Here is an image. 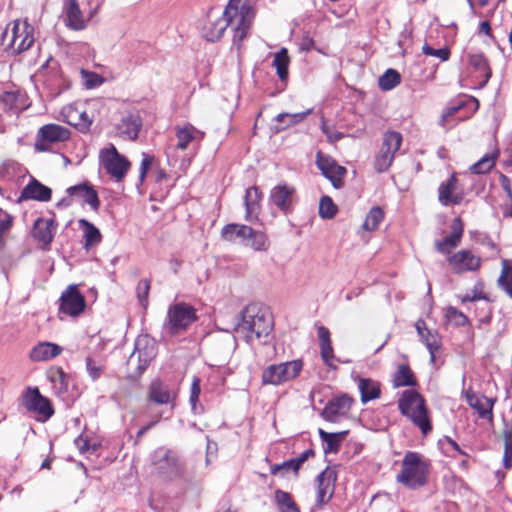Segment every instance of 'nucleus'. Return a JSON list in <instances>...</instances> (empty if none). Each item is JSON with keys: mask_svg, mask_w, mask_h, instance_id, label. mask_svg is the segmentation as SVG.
Here are the masks:
<instances>
[{"mask_svg": "<svg viewBox=\"0 0 512 512\" xmlns=\"http://www.w3.org/2000/svg\"><path fill=\"white\" fill-rule=\"evenodd\" d=\"M499 185L501 186L502 190L505 192L507 198L509 199V204H507L505 209V215L512 217V179L500 173Z\"/></svg>", "mask_w": 512, "mask_h": 512, "instance_id": "nucleus-49", "label": "nucleus"}, {"mask_svg": "<svg viewBox=\"0 0 512 512\" xmlns=\"http://www.w3.org/2000/svg\"><path fill=\"white\" fill-rule=\"evenodd\" d=\"M221 234L226 240L242 243L255 250H266L269 245L265 232L253 226H223Z\"/></svg>", "mask_w": 512, "mask_h": 512, "instance_id": "nucleus-7", "label": "nucleus"}, {"mask_svg": "<svg viewBox=\"0 0 512 512\" xmlns=\"http://www.w3.org/2000/svg\"><path fill=\"white\" fill-rule=\"evenodd\" d=\"M204 132L198 130L191 124L175 127V136L177 143L175 146H170L166 154L168 157L172 155L174 150H186L188 148H196L204 138Z\"/></svg>", "mask_w": 512, "mask_h": 512, "instance_id": "nucleus-15", "label": "nucleus"}, {"mask_svg": "<svg viewBox=\"0 0 512 512\" xmlns=\"http://www.w3.org/2000/svg\"><path fill=\"white\" fill-rule=\"evenodd\" d=\"M302 369L303 363L301 360L269 365L262 372V383L264 385H281L295 379Z\"/></svg>", "mask_w": 512, "mask_h": 512, "instance_id": "nucleus-9", "label": "nucleus"}, {"mask_svg": "<svg viewBox=\"0 0 512 512\" xmlns=\"http://www.w3.org/2000/svg\"><path fill=\"white\" fill-rule=\"evenodd\" d=\"M337 212V206L328 196H323L319 203V214L323 219H331Z\"/></svg>", "mask_w": 512, "mask_h": 512, "instance_id": "nucleus-50", "label": "nucleus"}, {"mask_svg": "<svg viewBox=\"0 0 512 512\" xmlns=\"http://www.w3.org/2000/svg\"><path fill=\"white\" fill-rule=\"evenodd\" d=\"M33 27L26 21L15 20L9 23L1 34L0 44L11 55L28 50L34 43Z\"/></svg>", "mask_w": 512, "mask_h": 512, "instance_id": "nucleus-4", "label": "nucleus"}, {"mask_svg": "<svg viewBox=\"0 0 512 512\" xmlns=\"http://www.w3.org/2000/svg\"><path fill=\"white\" fill-rule=\"evenodd\" d=\"M196 319L193 306L184 302L175 303L168 308L163 328L169 335H176L186 331Z\"/></svg>", "mask_w": 512, "mask_h": 512, "instance_id": "nucleus-8", "label": "nucleus"}, {"mask_svg": "<svg viewBox=\"0 0 512 512\" xmlns=\"http://www.w3.org/2000/svg\"><path fill=\"white\" fill-rule=\"evenodd\" d=\"M157 355V342L148 335H140L135 341V348L129 362L137 360V369L142 373Z\"/></svg>", "mask_w": 512, "mask_h": 512, "instance_id": "nucleus-13", "label": "nucleus"}, {"mask_svg": "<svg viewBox=\"0 0 512 512\" xmlns=\"http://www.w3.org/2000/svg\"><path fill=\"white\" fill-rule=\"evenodd\" d=\"M445 317L455 326H465L469 323L467 316L453 306L447 307Z\"/></svg>", "mask_w": 512, "mask_h": 512, "instance_id": "nucleus-48", "label": "nucleus"}, {"mask_svg": "<svg viewBox=\"0 0 512 512\" xmlns=\"http://www.w3.org/2000/svg\"><path fill=\"white\" fill-rule=\"evenodd\" d=\"M337 474L335 470L327 467L317 477L316 505L322 507L332 498L335 490Z\"/></svg>", "mask_w": 512, "mask_h": 512, "instance_id": "nucleus-18", "label": "nucleus"}, {"mask_svg": "<svg viewBox=\"0 0 512 512\" xmlns=\"http://www.w3.org/2000/svg\"><path fill=\"white\" fill-rule=\"evenodd\" d=\"M51 195L52 191L49 187L31 177L29 183L21 191L19 200L32 199L45 202L51 199Z\"/></svg>", "mask_w": 512, "mask_h": 512, "instance_id": "nucleus-28", "label": "nucleus"}, {"mask_svg": "<svg viewBox=\"0 0 512 512\" xmlns=\"http://www.w3.org/2000/svg\"><path fill=\"white\" fill-rule=\"evenodd\" d=\"M142 128V119L138 111L130 110L122 114L116 125L118 135L126 140H136Z\"/></svg>", "mask_w": 512, "mask_h": 512, "instance_id": "nucleus-19", "label": "nucleus"}, {"mask_svg": "<svg viewBox=\"0 0 512 512\" xmlns=\"http://www.w3.org/2000/svg\"><path fill=\"white\" fill-rule=\"evenodd\" d=\"M469 64L480 74L484 86L490 79L492 73L486 57L482 53L469 54Z\"/></svg>", "mask_w": 512, "mask_h": 512, "instance_id": "nucleus-39", "label": "nucleus"}, {"mask_svg": "<svg viewBox=\"0 0 512 512\" xmlns=\"http://www.w3.org/2000/svg\"><path fill=\"white\" fill-rule=\"evenodd\" d=\"M262 200V192L258 187L252 186L246 189L244 195L245 220L248 222L258 221L261 209L260 202Z\"/></svg>", "mask_w": 512, "mask_h": 512, "instance_id": "nucleus-27", "label": "nucleus"}, {"mask_svg": "<svg viewBox=\"0 0 512 512\" xmlns=\"http://www.w3.org/2000/svg\"><path fill=\"white\" fill-rule=\"evenodd\" d=\"M312 109H307L298 113H280L275 118V124L272 127L273 132L280 133L291 126L302 122L310 113Z\"/></svg>", "mask_w": 512, "mask_h": 512, "instance_id": "nucleus-32", "label": "nucleus"}, {"mask_svg": "<svg viewBox=\"0 0 512 512\" xmlns=\"http://www.w3.org/2000/svg\"><path fill=\"white\" fill-rule=\"evenodd\" d=\"M254 19V11L247 0H230L220 14L211 9L202 27V36L210 42L219 40L225 30L231 27L233 45L240 49L242 42L248 36Z\"/></svg>", "mask_w": 512, "mask_h": 512, "instance_id": "nucleus-1", "label": "nucleus"}, {"mask_svg": "<svg viewBox=\"0 0 512 512\" xmlns=\"http://www.w3.org/2000/svg\"><path fill=\"white\" fill-rule=\"evenodd\" d=\"M175 397L176 393L160 380H154L149 386L148 398L157 404H169Z\"/></svg>", "mask_w": 512, "mask_h": 512, "instance_id": "nucleus-30", "label": "nucleus"}, {"mask_svg": "<svg viewBox=\"0 0 512 512\" xmlns=\"http://www.w3.org/2000/svg\"><path fill=\"white\" fill-rule=\"evenodd\" d=\"M312 456H314V451L312 449H308L301 453L298 457L288 460L286 464L292 465V470L297 472L302 464Z\"/></svg>", "mask_w": 512, "mask_h": 512, "instance_id": "nucleus-60", "label": "nucleus"}, {"mask_svg": "<svg viewBox=\"0 0 512 512\" xmlns=\"http://www.w3.org/2000/svg\"><path fill=\"white\" fill-rule=\"evenodd\" d=\"M462 303L466 302H472L476 300L486 299L485 294L482 291V284H477L474 286V288L466 293L465 295H462L459 297Z\"/></svg>", "mask_w": 512, "mask_h": 512, "instance_id": "nucleus-58", "label": "nucleus"}, {"mask_svg": "<svg viewBox=\"0 0 512 512\" xmlns=\"http://www.w3.org/2000/svg\"><path fill=\"white\" fill-rule=\"evenodd\" d=\"M496 154H486L470 167V171L474 174H484L492 169L495 165Z\"/></svg>", "mask_w": 512, "mask_h": 512, "instance_id": "nucleus-47", "label": "nucleus"}, {"mask_svg": "<svg viewBox=\"0 0 512 512\" xmlns=\"http://www.w3.org/2000/svg\"><path fill=\"white\" fill-rule=\"evenodd\" d=\"M38 137L40 141L36 143V149L40 151H46L47 143L64 142L70 137V131L58 124H46L42 126L38 131Z\"/></svg>", "mask_w": 512, "mask_h": 512, "instance_id": "nucleus-21", "label": "nucleus"}, {"mask_svg": "<svg viewBox=\"0 0 512 512\" xmlns=\"http://www.w3.org/2000/svg\"><path fill=\"white\" fill-rule=\"evenodd\" d=\"M26 169L17 162L7 161L0 166V182L19 184L26 176Z\"/></svg>", "mask_w": 512, "mask_h": 512, "instance_id": "nucleus-31", "label": "nucleus"}, {"mask_svg": "<svg viewBox=\"0 0 512 512\" xmlns=\"http://www.w3.org/2000/svg\"><path fill=\"white\" fill-rule=\"evenodd\" d=\"M150 291V282L146 279L141 280L136 287V294L139 303L143 308L148 305V295Z\"/></svg>", "mask_w": 512, "mask_h": 512, "instance_id": "nucleus-55", "label": "nucleus"}, {"mask_svg": "<svg viewBox=\"0 0 512 512\" xmlns=\"http://www.w3.org/2000/svg\"><path fill=\"white\" fill-rule=\"evenodd\" d=\"M505 468L512 466V432L505 434V451L503 458Z\"/></svg>", "mask_w": 512, "mask_h": 512, "instance_id": "nucleus-61", "label": "nucleus"}, {"mask_svg": "<svg viewBox=\"0 0 512 512\" xmlns=\"http://www.w3.org/2000/svg\"><path fill=\"white\" fill-rule=\"evenodd\" d=\"M458 180L455 174H452L445 182H442L438 188L439 202L444 206L459 205L464 199L462 189L457 186Z\"/></svg>", "mask_w": 512, "mask_h": 512, "instance_id": "nucleus-20", "label": "nucleus"}, {"mask_svg": "<svg viewBox=\"0 0 512 512\" xmlns=\"http://www.w3.org/2000/svg\"><path fill=\"white\" fill-rule=\"evenodd\" d=\"M422 51L425 55L437 57L442 61H447L450 57V50L447 47L434 49L429 45L425 44L422 48Z\"/></svg>", "mask_w": 512, "mask_h": 512, "instance_id": "nucleus-57", "label": "nucleus"}, {"mask_svg": "<svg viewBox=\"0 0 512 512\" xmlns=\"http://www.w3.org/2000/svg\"><path fill=\"white\" fill-rule=\"evenodd\" d=\"M24 406L30 412L37 414V420L45 422L54 410L48 398L42 396L38 388H29L24 396Z\"/></svg>", "mask_w": 512, "mask_h": 512, "instance_id": "nucleus-16", "label": "nucleus"}, {"mask_svg": "<svg viewBox=\"0 0 512 512\" xmlns=\"http://www.w3.org/2000/svg\"><path fill=\"white\" fill-rule=\"evenodd\" d=\"M154 470L167 479H175L184 476L185 464L174 450L159 447L152 454Z\"/></svg>", "mask_w": 512, "mask_h": 512, "instance_id": "nucleus-6", "label": "nucleus"}, {"mask_svg": "<svg viewBox=\"0 0 512 512\" xmlns=\"http://www.w3.org/2000/svg\"><path fill=\"white\" fill-rule=\"evenodd\" d=\"M399 410L417 426L423 435L432 430L428 411L423 397L415 390H405L399 399Z\"/></svg>", "mask_w": 512, "mask_h": 512, "instance_id": "nucleus-5", "label": "nucleus"}, {"mask_svg": "<svg viewBox=\"0 0 512 512\" xmlns=\"http://www.w3.org/2000/svg\"><path fill=\"white\" fill-rule=\"evenodd\" d=\"M62 347L51 342H42L36 345L30 353L32 361H48L57 357L62 352Z\"/></svg>", "mask_w": 512, "mask_h": 512, "instance_id": "nucleus-35", "label": "nucleus"}, {"mask_svg": "<svg viewBox=\"0 0 512 512\" xmlns=\"http://www.w3.org/2000/svg\"><path fill=\"white\" fill-rule=\"evenodd\" d=\"M317 335L319 339L320 354L323 362L332 367L334 359V350L330 338V331L323 325L317 326Z\"/></svg>", "mask_w": 512, "mask_h": 512, "instance_id": "nucleus-34", "label": "nucleus"}, {"mask_svg": "<svg viewBox=\"0 0 512 512\" xmlns=\"http://www.w3.org/2000/svg\"><path fill=\"white\" fill-rule=\"evenodd\" d=\"M100 162L105 171L118 181L124 178L130 166L128 160L118 153L114 145L101 150Z\"/></svg>", "mask_w": 512, "mask_h": 512, "instance_id": "nucleus-12", "label": "nucleus"}, {"mask_svg": "<svg viewBox=\"0 0 512 512\" xmlns=\"http://www.w3.org/2000/svg\"><path fill=\"white\" fill-rule=\"evenodd\" d=\"M154 162V157L149 155V154H146V153H143V157H142V161H141V166H140V173H139V177L141 180H143V178L145 177L148 169L152 166Z\"/></svg>", "mask_w": 512, "mask_h": 512, "instance_id": "nucleus-63", "label": "nucleus"}, {"mask_svg": "<svg viewBox=\"0 0 512 512\" xmlns=\"http://www.w3.org/2000/svg\"><path fill=\"white\" fill-rule=\"evenodd\" d=\"M463 226H456L453 231L445 236L442 240H436L435 246L440 253H449L451 249L455 248L462 237Z\"/></svg>", "mask_w": 512, "mask_h": 512, "instance_id": "nucleus-40", "label": "nucleus"}, {"mask_svg": "<svg viewBox=\"0 0 512 512\" xmlns=\"http://www.w3.org/2000/svg\"><path fill=\"white\" fill-rule=\"evenodd\" d=\"M465 398L468 405L478 413V416L481 419L492 421L493 406L496 401L495 399L488 398L472 391H466Z\"/></svg>", "mask_w": 512, "mask_h": 512, "instance_id": "nucleus-24", "label": "nucleus"}, {"mask_svg": "<svg viewBox=\"0 0 512 512\" xmlns=\"http://www.w3.org/2000/svg\"><path fill=\"white\" fill-rule=\"evenodd\" d=\"M289 56L286 48H281L275 55L272 66L275 67L276 73L280 80L284 81L288 77Z\"/></svg>", "mask_w": 512, "mask_h": 512, "instance_id": "nucleus-41", "label": "nucleus"}, {"mask_svg": "<svg viewBox=\"0 0 512 512\" xmlns=\"http://www.w3.org/2000/svg\"><path fill=\"white\" fill-rule=\"evenodd\" d=\"M67 193L68 197L57 204L58 208L62 206L67 207L71 205L87 204L90 206L91 210H98L100 201L96 190L92 186L86 183L78 184L69 187Z\"/></svg>", "mask_w": 512, "mask_h": 512, "instance_id": "nucleus-11", "label": "nucleus"}, {"mask_svg": "<svg viewBox=\"0 0 512 512\" xmlns=\"http://www.w3.org/2000/svg\"><path fill=\"white\" fill-rule=\"evenodd\" d=\"M18 94L15 92H5L2 96V100L5 104L9 105L10 108L20 109L21 107L16 103Z\"/></svg>", "mask_w": 512, "mask_h": 512, "instance_id": "nucleus-64", "label": "nucleus"}, {"mask_svg": "<svg viewBox=\"0 0 512 512\" xmlns=\"http://www.w3.org/2000/svg\"><path fill=\"white\" fill-rule=\"evenodd\" d=\"M498 285L512 298V269L504 267L498 278Z\"/></svg>", "mask_w": 512, "mask_h": 512, "instance_id": "nucleus-53", "label": "nucleus"}, {"mask_svg": "<svg viewBox=\"0 0 512 512\" xmlns=\"http://www.w3.org/2000/svg\"><path fill=\"white\" fill-rule=\"evenodd\" d=\"M66 26L70 29L79 31L86 27V20L79 8L77 0H68L66 6Z\"/></svg>", "mask_w": 512, "mask_h": 512, "instance_id": "nucleus-33", "label": "nucleus"}, {"mask_svg": "<svg viewBox=\"0 0 512 512\" xmlns=\"http://www.w3.org/2000/svg\"><path fill=\"white\" fill-rule=\"evenodd\" d=\"M401 76L394 69H387L384 74L379 78V86L384 91L394 89L400 84Z\"/></svg>", "mask_w": 512, "mask_h": 512, "instance_id": "nucleus-46", "label": "nucleus"}, {"mask_svg": "<svg viewBox=\"0 0 512 512\" xmlns=\"http://www.w3.org/2000/svg\"><path fill=\"white\" fill-rule=\"evenodd\" d=\"M84 248L89 251L96 247L102 240V235L96 226H83Z\"/></svg>", "mask_w": 512, "mask_h": 512, "instance_id": "nucleus-45", "label": "nucleus"}, {"mask_svg": "<svg viewBox=\"0 0 512 512\" xmlns=\"http://www.w3.org/2000/svg\"><path fill=\"white\" fill-rule=\"evenodd\" d=\"M384 211L380 206H374L368 212L364 224H379L384 220Z\"/></svg>", "mask_w": 512, "mask_h": 512, "instance_id": "nucleus-59", "label": "nucleus"}, {"mask_svg": "<svg viewBox=\"0 0 512 512\" xmlns=\"http://www.w3.org/2000/svg\"><path fill=\"white\" fill-rule=\"evenodd\" d=\"M358 388L361 394V401L363 403L377 399L380 396V384L375 380L361 378L358 383Z\"/></svg>", "mask_w": 512, "mask_h": 512, "instance_id": "nucleus-38", "label": "nucleus"}, {"mask_svg": "<svg viewBox=\"0 0 512 512\" xmlns=\"http://www.w3.org/2000/svg\"><path fill=\"white\" fill-rule=\"evenodd\" d=\"M53 226H33L31 234L42 248L49 245L54 237Z\"/></svg>", "mask_w": 512, "mask_h": 512, "instance_id": "nucleus-44", "label": "nucleus"}, {"mask_svg": "<svg viewBox=\"0 0 512 512\" xmlns=\"http://www.w3.org/2000/svg\"><path fill=\"white\" fill-rule=\"evenodd\" d=\"M86 369H87V372L89 374V376L93 379V380H96L98 379L102 372H103V368L101 365H98L92 358L88 357L86 359Z\"/></svg>", "mask_w": 512, "mask_h": 512, "instance_id": "nucleus-62", "label": "nucleus"}, {"mask_svg": "<svg viewBox=\"0 0 512 512\" xmlns=\"http://www.w3.org/2000/svg\"><path fill=\"white\" fill-rule=\"evenodd\" d=\"M449 265L455 273L475 271L480 267L481 259L471 251L461 250L448 258Z\"/></svg>", "mask_w": 512, "mask_h": 512, "instance_id": "nucleus-23", "label": "nucleus"}, {"mask_svg": "<svg viewBox=\"0 0 512 512\" xmlns=\"http://www.w3.org/2000/svg\"><path fill=\"white\" fill-rule=\"evenodd\" d=\"M418 335L421 341L425 344L430 353V362L435 363L437 352L441 348V337L437 331H432L427 328L424 320L419 319L415 324Z\"/></svg>", "mask_w": 512, "mask_h": 512, "instance_id": "nucleus-25", "label": "nucleus"}, {"mask_svg": "<svg viewBox=\"0 0 512 512\" xmlns=\"http://www.w3.org/2000/svg\"><path fill=\"white\" fill-rule=\"evenodd\" d=\"M273 329V317L270 310L260 304L251 303L240 313L234 331L246 342L267 337Z\"/></svg>", "mask_w": 512, "mask_h": 512, "instance_id": "nucleus-2", "label": "nucleus"}, {"mask_svg": "<svg viewBox=\"0 0 512 512\" xmlns=\"http://www.w3.org/2000/svg\"><path fill=\"white\" fill-rule=\"evenodd\" d=\"M316 165L334 188L339 189L343 186V179L347 173L345 167L338 165L333 158L321 152L316 154Z\"/></svg>", "mask_w": 512, "mask_h": 512, "instance_id": "nucleus-17", "label": "nucleus"}, {"mask_svg": "<svg viewBox=\"0 0 512 512\" xmlns=\"http://www.w3.org/2000/svg\"><path fill=\"white\" fill-rule=\"evenodd\" d=\"M429 474V460L418 452L408 451L402 459L396 480L410 489H416L427 483Z\"/></svg>", "mask_w": 512, "mask_h": 512, "instance_id": "nucleus-3", "label": "nucleus"}, {"mask_svg": "<svg viewBox=\"0 0 512 512\" xmlns=\"http://www.w3.org/2000/svg\"><path fill=\"white\" fill-rule=\"evenodd\" d=\"M394 387L414 386V375L407 365H400L393 379Z\"/></svg>", "mask_w": 512, "mask_h": 512, "instance_id": "nucleus-43", "label": "nucleus"}, {"mask_svg": "<svg viewBox=\"0 0 512 512\" xmlns=\"http://www.w3.org/2000/svg\"><path fill=\"white\" fill-rule=\"evenodd\" d=\"M273 499L279 512H300L293 496L284 490L276 489Z\"/></svg>", "mask_w": 512, "mask_h": 512, "instance_id": "nucleus-37", "label": "nucleus"}, {"mask_svg": "<svg viewBox=\"0 0 512 512\" xmlns=\"http://www.w3.org/2000/svg\"><path fill=\"white\" fill-rule=\"evenodd\" d=\"M62 115L65 122L74 126L81 132H86L90 129L92 119L88 116L85 110L78 105H67L62 109Z\"/></svg>", "mask_w": 512, "mask_h": 512, "instance_id": "nucleus-26", "label": "nucleus"}, {"mask_svg": "<svg viewBox=\"0 0 512 512\" xmlns=\"http://www.w3.org/2000/svg\"><path fill=\"white\" fill-rule=\"evenodd\" d=\"M352 404L353 399L347 395L335 397L326 404L321 412V416L326 421L337 422L348 414Z\"/></svg>", "mask_w": 512, "mask_h": 512, "instance_id": "nucleus-22", "label": "nucleus"}, {"mask_svg": "<svg viewBox=\"0 0 512 512\" xmlns=\"http://www.w3.org/2000/svg\"><path fill=\"white\" fill-rule=\"evenodd\" d=\"M59 312L70 317H77L84 312L86 301L76 285H69L59 299Z\"/></svg>", "mask_w": 512, "mask_h": 512, "instance_id": "nucleus-14", "label": "nucleus"}, {"mask_svg": "<svg viewBox=\"0 0 512 512\" xmlns=\"http://www.w3.org/2000/svg\"><path fill=\"white\" fill-rule=\"evenodd\" d=\"M200 392H201L200 380L198 378H194L193 382H192V385H191L190 397H189V402L191 404V409H192L194 414H198V413H200L202 411V407L201 406H199V407L197 406V402L199 400Z\"/></svg>", "mask_w": 512, "mask_h": 512, "instance_id": "nucleus-52", "label": "nucleus"}, {"mask_svg": "<svg viewBox=\"0 0 512 512\" xmlns=\"http://www.w3.org/2000/svg\"><path fill=\"white\" fill-rule=\"evenodd\" d=\"M81 75H82L84 85L88 89L98 87L104 81L103 78L95 72L81 70Z\"/></svg>", "mask_w": 512, "mask_h": 512, "instance_id": "nucleus-54", "label": "nucleus"}, {"mask_svg": "<svg viewBox=\"0 0 512 512\" xmlns=\"http://www.w3.org/2000/svg\"><path fill=\"white\" fill-rule=\"evenodd\" d=\"M463 106L464 103H458L456 105L447 107L442 114L440 125L445 129L451 128L454 125V123L450 124V118L455 116Z\"/></svg>", "mask_w": 512, "mask_h": 512, "instance_id": "nucleus-56", "label": "nucleus"}, {"mask_svg": "<svg viewBox=\"0 0 512 512\" xmlns=\"http://www.w3.org/2000/svg\"><path fill=\"white\" fill-rule=\"evenodd\" d=\"M347 434L348 431L329 433L319 429L320 438L326 444V448L324 449L325 453L337 452L340 442L346 437Z\"/></svg>", "mask_w": 512, "mask_h": 512, "instance_id": "nucleus-42", "label": "nucleus"}, {"mask_svg": "<svg viewBox=\"0 0 512 512\" xmlns=\"http://www.w3.org/2000/svg\"><path fill=\"white\" fill-rule=\"evenodd\" d=\"M293 193V187H290L286 184H279L271 190L270 201L281 211L287 213L292 203Z\"/></svg>", "mask_w": 512, "mask_h": 512, "instance_id": "nucleus-29", "label": "nucleus"}, {"mask_svg": "<svg viewBox=\"0 0 512 512\" xmlns=\"http://www.w3.org/2000/svg\"><path fill=\"white\" fill-rule=\"evenodd\" d=\"M77 449L80 453H95L99 447V444L96 441L91 442L87 436L80 435L74 441Z\"/></svg>", "mask_w": 512, "mask_h": 512, "instance_id": "nucleus-51", "label": "nucleus"}, {"mask_svg": "<svg viewBox=\"0 0 512 512\" xmlns=\"http://www.w3.org/2000/svg\"><path fill=\"white\" fill-rule=\"evenodd\" d=\"M401 144L402 135L399 132L388 131L384 134L380 151L374 160V168L378 173L389 169Z\"/></svg>", "mask_w": 512, "mask_h": 512, "instance_id": "nucleus-10", "label": "nucleus"}, {"mask_svg": "<svg viewBox=\"0 0 512 512\" xmlns=\"http://www.w3.org/2000/svg\"><path fill=\"white\" fill-rule=\"evenodd\" d=\"M47 378L52 385L54 394L63 397L68 391V377L62 368L54 366L47 370Z\"/></svg>", "mask_w": 512, "mask_h": 512, "instance_id": "nucleus-36", "label": "nucleus"}]
</instances>
